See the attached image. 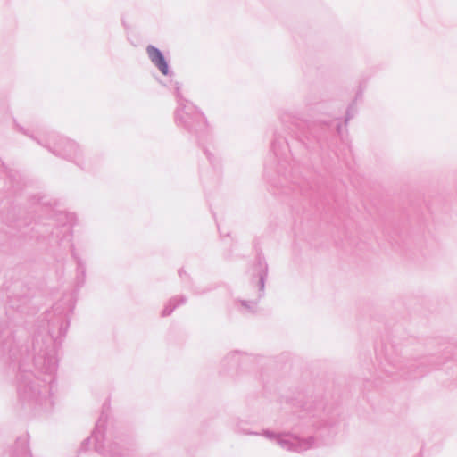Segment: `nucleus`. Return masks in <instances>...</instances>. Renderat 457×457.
I'll return each instance as SVG.
<instances>
[{
	"label": "nucleus",
	"mask_w": 457,
	"mask_h": 457,
	"mask_svg": "<svg viewBox=\"0 0 457 457\" xmlns=\"http://www.w3.org/2000/svg\"><path fill=\"white\" fill-rule=\"evenodd\" d=\"M147 54L154 63L157 62L158 61H161V59L163 57L162 53L154 46H148Z\"/></svg>",
	"instance_id": "f257e3e1"
},
{
	"label": "nucleus",
	"mask_w": 457,
	"mask_h": 457,
	"mask_svg": "<svg viewBox=\"0 0 457 457\" xmlns=\"http://www.w3.org/2000/svg\"><path fill=\"white\" fill-rule=\"evenodd\" d=\"M158 69L161 71V72L163 74V75H167L168 74V71H169V69H168V64L164 59V57H162L161 59V61H158L157 62L154 63Z\"/></svg>",
	"instance_id": "f03ea898"
}]
</instances>
